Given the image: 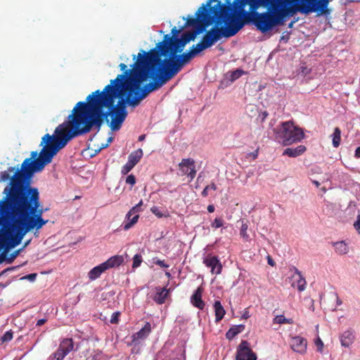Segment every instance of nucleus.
Here are the masks:
<instances>
[{
	"label": "nucleus",
	"mask_w": 360,
	"mask_h": 360,
	"mask_svg": "<svg viewBox=\"0 0 360 360\" xmlns=\"http://www.w3.org/2000/svg\"><path fill=\"white\" fill-rule=\"evenodd\" d=\"M315 345L317 347V351L319 352H322L323 343L320 338H318L315 341Z\"/></svg>",
	"instance_id": "51"
},
{
	"label": "nucleus",
	"mask_w": 360,
	"mask_h": 360,
	"mask_svg": "<svg viewBox=\"0 0 360 360\" xmlns=\"http://www.w3.org/2000/svg\"><path fill=\"white\" fill-rule=\"evenodd\" d=\"M307 150V148L304 145H300L295 148H287L283 151V155H288L292 158H296L302 155Z\"/></svg>",
	"instance_id": "23"
},
{
	"label": "nucleus",
	"mask_w": 360,
	"mask_h": 360,
	"mask_svg": "<svg viewBox=\"0 0 360 360\" xmlns=\"http://www.w3.org/2000/svg\"><path fill=\"white\" fill-rule=\"evenodd\" d=\"M143 201L141 200L136 206L133 207L127 214V219H129L130 217L139 211V207L142 205Z\"/></svg>",
	"instance_id": "39"
},
{
	"label": "nucleus",
	"mask_w": 360,
	"mask_h": 360,
	"mask_svg": "<svg viewBox=\"0 0 360 360\" xmlns=\"http://www.w3.org/2000/svg\"><path fill=\"white\" fill-rule=\"evenodd\" d=\"M46 321H47L46 319H39L37 322V326H41L44 325Z\"/></svg>",
	"instance_id": "55"
},
{
	"label": "nucleus",
	"mask_w": 360,
	"mask_h": 360,
	"mask_svg": "<svg viewBox=\"0 0 360 360\" xmlns=\"http://www.w3.org/2000/svg\"><path fill=\"white\" fill-rule=\"evenodd\" d=\"M155 294L153 296V301L158 304H162L169 295V290L167 288L156 287Z\"/></svg>",
	"instance_id": "21"
},
{
	"label": "nucleus",
	"mask_w": 360,
	"mask_h": 360,
	"mask_svg": "<svg viewBox=\"0 0 360 360\" xmlns=\"http://www.w3.org/2000/svg\"><path fill=\"white\" fill-rule=\"evenodd\" d=\"M139 217L138 214H134L132 217H130L129 219H127V221L124 225V229L126 231L129 229L137 222Z\"/></svg>",
	"instance_id": "34"
},
{
	"label": "nucleus",
	"mask_w": 360,
	"mask_h": 360,
	"mask_svg": "<svg viewBox=\"0 0 360 360\" xmlns=\"http://www.w3.org/2000/svg\"><path fill=\"white\" fill-rule=\"evenodd\" d=\"M150 210L151 212L155 214L156 215L157 217H158L159 218L162 217L163 216L162 213L160 212V209L156 207V206H153L150 208Z\"/></svg>",
	"instance_id": "52"
},
{
	"label": "nucleus",
	"mask_w": 360,
	"mask_h": 360,
	"mask_svg": "<svg viewBox=\"0 0 360 360\" xmlns=\"http://www.w3.org/2000/svg\"><path fill=\"white\" fill-rule=\"evenodd\" d=\"M16 173V172H15ZM15 175H13L12 177L10 176V174L8 172L6 171H4V172H1V174H0V181H7L8 179H10V181H11V179ZM11 182H9L10 184Z\"/></svg>",
	"instance_id": "43"
},
{
	"label": "nucleus",
	"mask_w": 360,
	"mask_h": 360,
	"mask_svg": "<svg viewBox=\"0 0 360 360\" xmlns=\"http://www.w3.org/2000/svg\"><path fill=\"white\" fill-rule=\"evenodd\" d=\"M151 333V326L149 322H146L144 326L137 333L131 336V344H139L140 340L146 339Z\"/></svg>",
	"instance_id": "19"
},
{
	"label": "nucleus",
	"mask_w": 360,
	"mask_h": 360,
	"mask_svg": "<svg viewBox=\"0 0 360 360\" xmlns=\"http://www.w3.org/2000/svg\"><path fill=\"white\" fill-rule=\"evenodd\" d=\"M153 53H155L154 50L148 52L141 50L136 56H133L136 61L134 70H131L134 75L131 79L135 81V88L148 79H152L153 82L146 84L152 92L159 89L173 78L162 65V58H160V56L155 53L154 55Z\"/></svg>",
	"instance_id": "4"
},
{
	"label": "nucleus",
	"mask_w": 360,
	"mask_h": 360,
	"mask_svg": "<svg viewBox=\"0 0 360 360\" xmlns=\"http://www.w3.org/2000/svg\"><path fill=\"white\" fill-rule=\"evenodd\" d=\"M198 32H186L181 34V37H170L169 34L164 36L163 40L158 42L155 47L150 50H154L155 54L160 56V58L162 56H167L168 53L176 54L181 53L185 46L190 42L193 41ZM155 54V53H153Z\"/></svg>",
	"instance_id": "10"
},
{
	"label": "nucleus",
	"mask_w": 360,
	"mask_h": 360,
	"mask_svg": "<svg viewBox=\"0 0 360 360\" xmlns=\"http://www.w3.org/2000/svg\"><path fill=\"white\" fill-rule=\"evenodd\" d=\"M268 264L272 266L274 265V262L273 259L269 257L268 258Z\"/></svg>",
	"instance_id": "63"
},
{
	"label": "nucleus",
	"mask_w": 360,
	"mask_h": 360,
	"mask_svg": "<svg viewBox=\"0 0 360 360\" xmlns=\"http://www.w3.org/2000/svg\"><path fill=\"white\" fill-rule=\"evenodd\" d=\"M354 338V333L350 330L345 331L340 337L341 345L345 347H349L353 343Z\"/></svg>",
	"instance_id": "24"
},
{
	"label": "nucleus",
	"mask_w": 360,
	"mask_h": 360,
	"mask_svg": "<svg viewBox=\"0 0 360 360\" xmlns=\"http://www.w3.org/2000/svg\"><path fill=\"white\" fill-rule=\"evenodd\" d=\"M22 250V248H20L19 250H15L13 252H12L10 255V257L6 259V262L8 264H11L13 262V260L19 255L20 252Z\"/></svg>",
	"instance_id": "42"
},
{
	"label": "nucleus",
	"mask_w": 360,
	"mask_h": 360,
	"mask_svg": "<svg viewBox=\"0 0 360 360\" xmlns=\"http://www.w3.org/2000/svg\"><path fill=\"white\" fill-rule=\"evenodd\" d=\"M106 267L104 266L103 263L94 267L88 274L89 278L91 281L96 280L99 278L102 273L105 271Z\"/></svg>",
	"instance_id": "26"
},
{
	"label": "nucleus",
	"mask_w": 360,
	"mask_h": 360,
	"mask_svg": "<svg viewBox=\"0 0 360 360\" xmlns=\"http://www.w3.org/2000/svg\"><path fill=\"white\" fill-rule=\"evenodd\" d=\"M74 343L72 338L63 339L57 350L53 353L48 360H63L65 356L73 350Z\"/></svg>",
	"instance_id": "14"
},
{
	"label": "nucleus",
	"mask_w": 360,
	"mask_h": 360,
	"mask_svg": "<svg viewBox=\"0 0 360 360\" xmlns=\"http://www.w3.org/2000/svg\"><path fill=\"white\" fill-rule=\"evenodd\" d=\"M134 165L133 164L127 161V162L122 167L121 173L124 175L127 174L134 168Z\"/></svg>",
	"instance_id": "40"
},
{
	"label": "nucleus",
	"mask_w": 360,
	"mask_h": 360,
	"mask_svg": "<svg viewBox=\"0 0 360 360\" xmlns=\"http://www.w3.org/2000/svg\"><path fill=\"white\" fill-rule=\"evenodd\" d=\"M143 153L142 149L139 148L136 150L131 152L128 156V161L133 164L134 166L140 161L143 157Z\"/></svg>",
	"instance_id": "30"
},
{
	"label": "nucleus",
	"mask_w": 360,
	"mask_h": 360,
	"mask_svg": "<svg viewBox=\"0 0 360 360\" xmlns=\"http://www.w3.org/2000/svg\"><path fill=\"white\" fill-rule=\"evenodd\" d=\"M71 139L54 131L53 135L46 134L42 138L40 153L32 151L30 158L24 160L20 169L13 177V192L10 195L6 209L12 217L11 229L14 232L13 242L18 245L24 236L35 229L39 231L48 223L42 218L44 210L40 202L39 192L31 186V179L36 172H41L51 163L58 152Z\"/></svg>",
	"instance_id": "1"
},
{
	"label": "nucleus",
	"mask_w": 360,
	"mask_h": 360,
	"mask_svg": "<svg viewBox=\"0 0 360 360\" xmlns=\"http://www.w3.org/2000/svg\"><path fill=\"white\" fill-rule=\"evenodd\" d=\"M207 187H209V190L210 189H212L213 191H216L217 190V186L215 185L214 183H211V184L210 185H207Z\"/></svg>",
	"instance_id": "60"
},
{
	"label": "nucleus",
	"mask_w": 360,
	"mask_h": 360,
	"mask_svg": "<svg viewBox=\"0 0 360 360\" xmlns=\"http://www.w3.org/2000/svg\"><path fill=\"white\" fill-rule=\"evenodd\" d=\"M214 309L215 314V322H219L225 315V310L220 301H215L214 303Z\"/></svg>",
	"instance_id": "27"
},
{
	"label": "nucleus",
	"mask_w": 360,
	"mask_h": 360,
	"mask_svg": "<svg viewBox=\"0 0 360 360\" xmlns=\"http://www.w3.org/2000/svg\"><path fill=\"white\" fill-rule=\"evenodd\" d=\"M13 192V181H11L4 189L3 193L5 196L0 201V245L5 247V250L15 247L13 242L14 232L10 229L13 219L11 214L8 213L6 205L9 200L10 195Z\"/></svg>",
	"instance_id": "8"
},
{
	"label": "nucleus",
	"mask_w": 360,
	"mask_h": 360,
	"mask_svg": "<svg viewBox=\"0 0 360 360\" xmlns=\"http://www.w3.org/2000/svg\"><path fill=\"white\" fill-rule=\"evenodd\" d=\"M169 58L162 60V65L174 77L183 68L184 65L188 63L194 56L191 50L181 55L168 53Z\"/></svg>",
	"instance_id": "12"
},
{
	"label": "nucleus",
	"mask_w": 360,
	"mask_h": 360,
	"mask_svg": "<svg viewBox=\"0 0 360 360\" xmlns=\"http://www.w3.org/2000/svg\"><path fill=\"white\" fill-rule=\"evenodd\" d=\"M208 191H209V187L205 186V188L202 191L201 195L203 197H207L208 195Z\"/></svg>",
	"instance_id": "57"
},
{
	"label": "nucleus",
	"mask_w": 360,
	"mask_h": 360,
	"mask_svg": "<svg viewBox=\"0 0 360 360\" xmlns=\"http://www.w3.org/2000/svg\"><path fill=\"white\" fill-rule=\"evenodd\" d=\"M233 5L263 33L283 25L285 17L296 13L291 0H234Z\"/></svg>",
	"instance_id": "3"
},
{
	"label": "nucleus",
	"mask_w": 360,
	"mask_h": 360,
	"mask_svg": "<svg viewBox=\"0 0 360 360\" xmlns=\"http://www.w3.org/2000/svg\"><path fill=\"white\" fill-rule=\"evenodd\" d=\"M291 278L292 279V286H297V290L300 292L304 290L306 286V281L301 272L295 268V273L292 275Z\"/></svg>",
	"instance_id": "20"
},
{
	"label": "nucleus",
	"mask_w": 360,
	"mask_h": 360,
	"mask_svg": "<svg viewBox=\"0 0 360 360\" xmlns=\"http://www.w3.org/2000/svg\"><path fill=\"white\" fill-rule=\"evenodd\" d=\"M268 112L266 111L262 112L259 116H261L262 121H264L268 116Z\"/></svg>",
	"instance_id": "58"
},
{
	"label": "nucleus",
	"mask_w": 360,
	"mask_h": 360,
	"mask_svg": "<svg viewBox=\"0 0 360 360\" xmlns=\"http://www.w3.org/2000/svg\"><path fill=\"white\" fill-rule=\"evenodd\" d=\"M120 316V312H119V311L114 312L111 316V319L110 321V323L112 324L117 323L119 322Z\"/></svg>",
	"instance_id": "47"
},
{
	"label": "nucleus",
	"mask_w": 360,
	"mask_h": 360,
	"mask_svg": "<svg viewBox=\"0 0 360 360\" xmlns=\"http://www.w3.org/2000/svg\"><path fill=\"white\" fill-rule=\"evenodd\" d=\"M245 329V326L243 324L233 326L226 333V338L228 340H232L238 334L240 333Z\"/></svg>",
	"instance_id": "29"
},
{
	"label": "nucleus",
	"mask_w": 360,
	"mask_h": 360,
	"mask_svg": "<svg viewBox=\"0 0 360 360\" xmlns=\"http://www.w3.org/2000/svg\"><path fill=\"white\" fill-rule=\"evenodd\" d=\"M207 209L209 212L212 213L214 211V206L213 205H209Z\"/></svg>",
	"instance_id": "61"
},
{
	"label": "nucleus",
	"mask_w": 360,
	"mask_h": 360,
	"mask_svg": "<svg viewBox=\"0 0 360 360\" xmlns=\"http://www.w3.org/2000/svg\"><path fill=\"white\" fill-rule=\"evenodd\" d=\"M244 72L242 70L237 69L235 71H233L231 75V80H236L240 77Z\"/></svg>",
	"instance_id": "44"
},
{
	"label": "nucleus",
	"mask_w": 360,
	"mask_h": 360,
	"mask_svg": "<svg viewBox=\"0 0 360 360\" xmlns=\"http://www.w3.org/2000/svg\"><path fill=\"white\" fill-rule=\"evenodd\" d=\"M296 12L309 14L312 12H319L320 14L328 13V5L329 0H291Z\"/></svg>",
	"instance_id": "13"
},
{
	"label": "nucleus",
	"mask_w": 360,
	"mask_h": 360,
	"mask_svg": "<svg viewBox=\"0 0 360 360\" xmlns=\"http://www.w3.org/2000/svg\"><path fill=\"white\" fill-rule=\"evenodd\" d=\"M143 201L141 200L136 206L133 207L127 214V219H129L130 217L139 211V207L142 205Z\"/></svg>",
	"instance_id": "38"
},
{
	"label": "nucleus",
	"mask_w": 360,
	"mask_h": 360,
	"mask_svg": "<svg viewBox=\"0 0 360 360\" xmlns=\"http://www.w3.org/2000/svg\"><path fill=\"white\" fill-rule=\"evenodd\" d=\"M143 201L141 200L136 206L133 207L127 214V219H129L130 217L139 211V207L142 205Z\"/></svg>",
	"instance_id": "36"
},
{
	"label": "nucleus",
	"mask_w": 360,
	"mask_h": 360,
	"mask_svg": "<svg viewBox=\"0 0 360 360\" xmlns=\"http://www.w3.org/2000/svg\"><path fill=\"white\" fill-rule=\"evenodd\" d=\"M221 25L214 23L210 30L202 38V41L207 48L211 47L221 37L229 38L236 35L244 26L245 21L231 12V17Z\"/></svg>",
	"instance_id": "9"
},
{
	"label": "nucleus",
	"mask_w": 360,
	"mask_h": 360,
	"mask_svg": "<svg viewBox=\"0 0 360 360\" xmlns=\"http://www.w3.org/2000/svg\"><path fill=\"white\" fill-rule=\"evenodd\" d=\"M145 138H146V134H142L139 136V141H142L145 139Z\"/></svg>",
	"instance_id": "64"
},
{
	"label": "nucleus",
	"mask_w": 360,
	"mask_h": 360,
	"mask_svg": "<svg viewBox=\"0 0 360 360\" xmlns=\"http://www.w3.org/2000/svg\"><path fill=\"white\" fill-rule=\"evenodd\" d=\"M250 155L252 156L253 159H256L258 156V149L251 153Z\"/></svg>",
	"instance_id": "59"
},
{
	"label": "nucleus",
	"mask_w": 360,
	"mask_h": 360,
	"mask_svg": "<svg viewBox=\"0 0 360 360\" xmlns=\"http://www.w3.org/2000/svg\"><path fill=\"white\" fill-rule=\"evenodd\" d=\"M123 262L124 258L122 255H115L110 257L107 261L103 262V264L106 267V269L108 270L110 268L119 266Z\"/></svg>",
	"instance_id": "25"
},
{
	"label": "nucleus",
	"mask_w": 360,
	"mask_h": 360,
	"mask_svg": "<svg viewBox=\"0 0 360 360\" xmlns=\"http://www.w3.org/2000/svg\"><path fill=\"white\" fill-rule=\"evenodd\" d=\"M12 338H13V333L11 331H7L1 337V340L3 342H8V341L11 340Z\"/></svg>",
	"instance_id": "49"
},
{
	"label": "nucleus",
	"mask_w": 360,
	"mask_h": 360,
	"mask_svg": "<svg viewBox=\"0 0 360 360\" xmlns=\"http://www.w3.org/2000/svg\"><path fill=\"white\" fill-rule=\"evenodd\" d=\"M207 49L206 45H205L202 40H201L199 43H198L195 46H193L191 49V51L194 53L195 56L200 53L202 51Z\"/></svg>",
	"instance_id": "33"
},
{
	"label": "nucleus",
	"mask_w": 360,
	"mask_h": 360,
	"mask_svg": "<svg viewBox=\"0 0 360 360\" xmlns=\"http://www.w3.org/2000/svg\"><path fill=\"white\" fill-rule=\"evenodd\" d=\"M333 245L338 255H346L349 252V246L344 240L333 243Z\"/></svg>",
	"instance_id": "28"
},
{
	"label": "nucleus",
	"mask_w": 360,
	"mask_h": 360,
	"mask_svg": "<svg viewBox=\"0 0 360 360\" xmlns=\"http://www.w3.org/2000/svg\"><path fill=\"white\" fill-rule=\"evenodd\" d=\"M307 341L301 336H295L291 338L290 347L292 349L300 354H304L307 351Z\"/></svg>",
	"instance_id": "18"
},
{
	"label": "nucleus",
	"mask_w": 360,
	"mask_h": 360,
	"mask_svg": "<svg viewBox=\"0 0 360 360\" xmlns=\"http://www.w3.org/2000/svg\"><path fill=\"white\" fill-rule=\"evenodd\" d=\"M135 81H128L124 89V96L126 95V97H118L120 99L117 104L105 106L106 111L102 110V124L105 121L109 123V127L112 131L119 130L127 116V104L136 107L151 92L146 85L141 87V84H139L137 88H135Z\"/></svg>",
	"instance_id": "6"
},
{
	"label": "nucleus",
	"mask_w": 360,
	"mask_h": 360,
	"mask_svg": "<svg viewBox=\"0 0 360 360\" xmlns=\"http://www.w3.org/2000/svg\"><path fill=\"white\" fill-rule=\"evenodd\" d=\"M331 299L336 302V304L333 308V310H335L338 306H340L342 304V300L340 299V297H338V295L336 293H334L331 296Z\"/></svg>",
	"instance_id": "48"
},
{
	"label": "nucleus",
	"mask_w": 360,
	"mask_h": 360,
	"mask_svg": "<svg viewBox=\"0 0 360 360\" xmlns=\"http://www.w3.org/2000/svg\"><path fill=\"white\" fill-rule=\"evenodd\" d=\"M278 137L284 146L300 141L304 134L301 128L296 127L291 121L284 122L276 131Z\"/></svg>",
	"instance_id": "11"
},
{
	"label": "nucleus",
	"mask_w": 360,
	"mask_h": 360,
	"mask_svg": "<svg viewBox=\"0 0 360 360\" xmlns=\"http://www.w3.org/2000/svg\"><path fill=\"white\" fill-rule=\"evenodd\" d=\"M257 354L246 340H242L236 351V360H257Z\"/></svg>",
	"instance_id": "15"
},
{
	"label": "nucleus",
	"mask_w": 360,
	"mask_h": 360,
	"mask_svg": "<svg viewBox=\"0 0 360 360\" xmlns=\"http://www.w3.org/2000/svg\"><path fill=\"white\" fill-rule=\"evenodd\" d=\"M181 175H187L190 179L189 182L193 181L196 175L195 161L192 158H184L179 164Z\"/></svg>",
	"instance_id": "16"
},
{
	"label": "nucleus",
	"mask_w": 360,
	"mask_h": 360,
	"mask_svg": "<svg viewBox=\"0 0 360 360\" xmlns=\"http://www.w3.org/2000/svg\"><path fill=\"white\" fill-rule=\"evenodd\" d=\"M142 262V257L141 255L136 254L133 257V264L132 267L133 268H137L139 267Z\"/></svg>",
	"instance_id": "41"
},
{
	"label": "nucleus",
	"mask_w": 360,
	"mask_h": 360,
	"mask_svg": "<svg viewBox=\"0 0 360 360\" xmlns=\"http://www.w3.org/2000/svg\"><path fill=\"white\" fill-rule=\"evenodd\" d=\"M135 81H128L124 89V96L126 95V97H118L120 99L117 104L105 106L106 111L102 110V124L105 121L109 123V127L112 131L119 130L127 116V104L136 107L151 92L146 85L141 87V84H139L137 88H135Z\"/></svg>",
	"instance_id": "5"
},
{
	"label": "nucleus",
	"mask_w": 360,
	"mask_h": 360,
	"mask_svg": "<svg viewBox=\"0 0 360 360\" xmlns=\"http://www.w3.org/2000/svg\"><path fill=\"white\" fill-rule=\"evenodd\" d=\"M248 229V224L246 223H243L240 230V235L245 241H249L250 240V236L248 234L247 232Z\"/></svg>",
	"instance_id": "35"
},
{
	"label": "nucleus",
	"mask_w": 360,
	"mask_h": 360,
	"mask_svg": "<svg viewBox=\"0 0 360 360\" xmlns=\"http://www.w3.org/2000/svg\"><path fill=\"white\" fill-rule=\"evenodd\" d=\"M136 182V179L134 175L130 174L126 178V183L129 184L131 187H133Z\"/></svg>",
	"instance_id": "46"
},
{
	"label": "nucleus",
	"mask_w": 360,
	"mask_h": 360,
	"mask_svg": "<svg viewBox=\"0 0 360 360\" xmlns=\"http://www.w3.org/2000/svg\"><path fill=\"white\" fill-rule=\"evenodd\" d=\"M231 11L232 7L230 0H226V4H222L218 0H207L196 11V18L187 19L186 26L195 27V30L192 32H198L199 34L212 23L221 25L223 22H226V20L231 17Z\"/></svg>",
	"instance_id": "7"
},
{
	"label": "nucleus",
	"mask_w": 360,
	"mask_h": 360,
	"mask_svg": "<svg viewBox=\"0 0 360 360\" xmlns=\"http://www.w3.org/2000/svg\"><path fill=\"white\" fill-rule=\"evenodd\" d=\"M153 263L162 267V268H169V265L165 262L164 260H160L157 258L153 259Z\"/></svg>",
	"instance_id": "50"
},
{
	"label": "nucleus",
	"mask_w": 360,
	"mask_h": 360,
	"mask_svg": "<svg viewBox=\"0 0 360 360\" xmlns=\"http://www.w3.org/2000/svg\"><path fill=\"white\" fill-rule=\"evenodd\" d=\"M333 138V146L338 148L341 142V130L339 127H335L333 134L331 135Z\"/></svg>",
	"instance_id": "31"
},
{
	"label": "nucleus",
	"mask_w": 360,
	"mask_h": 360,
	"mask_svg": "<svg viewBox=\"0 0 360 360\" xmlns=\"http://www.w3.org/2000/svg\"><path fill=\"white\" fill-rule=\"evenodd\" d=\"M119 68L124 72L110 80L103 91L96 90L89 94L86 97V102H78L72 114L68 116V121L57 127L55 132L72 139L89 133L94 127L97 131H100L102 126V110L105 106L114 104L118 97L124 96V89L128 81H131V78L134 75L131 71L134 70V63L132 69L128 70L124 63H120Z\"/></svg>",
	"instance_id": "2"
},
{
	"label": "nucleus",
	"mask_w": 360,
	"mask_h": 360,
	"mask_svg": "<svg viewBox=\"0 0 360 360\" xmlns=\"http://www.w3.org/2000/svg\"><path fill=\"white\" fill-rule=\"evenodd\" d=\"M203 263L207 267L211 269L212 274H220L222 270V265L219 259L216 256H207L204 259Z\"/></svg>",
	"instance_id": "17"
},
{
	"label": "nucleus",
	"mask_w": 360,
	"mask_h": 360,
	"mask_svg": "<svg viewBox=\"0 0 360 360\" xmlns=\"http://www.w3.org/2000/svg\"><path fill=\"white\" fill-rule=\"evenodd\" d=\"M203 289L201 287L197 288L191 297V302L192 304L199 309H202L205 307V302L202 300Z\"/></svg>",
	"instance_id": "22"
},
{
	"label": "nucleus",
	"mask_w": 360,
	"mask_h": 360,
	"mask_svg": "<svg viewBox=\"0 0 360 360\" xmlns=\"http://www.w3.org/2000/svg\"><path fill=\"white\" fill-rule=\"evenodd\" d=\"M224 225V220L221 218H215L214 221L212 223V227L218 229Z\"/></svg>",
	"instance_id": "45"
},
{
	"label": "nucleus",
	"mask_w": 360,
	"mask_h": 360,
	"mask_svg": "<svg viewBox=\"0 0 360 360\" xmlns=\"http://www.w3.org/2000/svg\"><path fill=\"white\" fill-rule=\"evenodd\" d=\"M181 30H178L176 27H172L171 30V34L172 36L171 37H178V34L180 32Z\"/></svg>",
	"instance_id": "53"
},
{
	"label": "nucleus",
	"mask_w": 360,
	"mask_h": 360,
	"mask_svg": "<svg viewBox=\"0 0 360 360\" xmlns=\"http://www.w3.org/2000/svg\"><path fill=\"white\" fill-rule=\"evenodd\" d=\"M143 201L141 200L136 206L133 207L127 214V219H129L130 217L139 211V207L142 205Z\"/></svg>",
	"instance_id": "37"
},
{
	"label": "nucleus",
	"mask_w": 360,
	"mask_h": 360,
	"mask_svg": "<svg viewBox=\"0 0 360 360\" xmlns=\"http://www.w3.org/2000/svg\"><path fill=\"white\" fill-rule=\"evenodd\" d=\"M36 277H37V274H30L27 275L25 277V278H27L31 281H33L35 280Z\"/></svg>",
	"instance_id": "54"
},
{
	"label": "nucleus",
	"mask_w": 360,
	"mask_h": 360,
	"mask_svg": "<svg viewBox=\"0 0 360 360\" xmlns=\"http://www.w3.org/2000/svg\"><path fill=\"white\" fill-rule=\"evenodd\" d=\"M357 230H360V215L358 217L357 221L354 224Z\"/></svg>",
	"instance_id": "56"
},
{
	"label": "nucleus",
	"mask_w": 360,
	"mask_h": 360,
	"mask_svg": "<svg viewBox=\"0 0 360 360\" xmlns=\"http://www.w3.org/2000/svg\"><path fill=\"white\" fill-rule=\"evenodd\" d=\"M355 157L360 158V146L358 147L355 150Z\"/></svg>",
	"instance_id": "62"
},
{
	"label": "nucleus",
	"mask_w": 360,
	"mask_h": 360,
	"mask_svg": "<svg viewBox=\"0 0 360 360\" xmlns=\"http://www.w3.org/2000/svg\"><path fill=\"white\" fill-rule=\"evenodd\" d=\"M273 322L277 324H292L293 320L292 319H286L283 315H278L274 319Z\"/></svg>",
	"instance_id": "32"
}]
</instances>
